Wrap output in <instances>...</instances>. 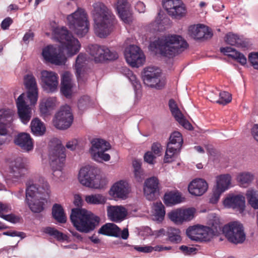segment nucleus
Instances as JSON below:
<instances>
[{
  "instance_id": "obj_62",
  "label": "nucleus",
  "mask_w": 258,
  "mask_h": 258,
  "mask_svg": "<svg viewBox=\"0 0 258 258\" xmlns=\"http://www.w3.org/2000/svg\"><path fill=\"white\" fill-rule=\"evenodd\" d=\"M134 177L138 182H142L144 178V174L142 169L134 170Z\"/></svg>"
},
{
  "instance_id": "obj_6",
  "label": "nucleus",
  "mask_w": 258,
  "mask_h": 258,
  "mask_svg": "<svg viewBox=\"0 0 258 258\" xmlns=\"http://www.w3.org/2000/svg\"><path fill=\"white\" fill-rule=\"evenodd\" d=\"M50 165L52 175L56 180L63 181L65 177L62 168L66 159L65 149L61 146H57L50 153Z\"/></svg>"
},
{
  "instance_id": "obj_59",
  "label": "nucleus",
  "mask_w": 258,
  "mask_h": 258,
  "mask_svg": "<svg viewBox=\"0 0 258 258\" xmlns=\"http://www.w3.org/2000/svg\"><path fill=\"white\" fill-rule=\"evenodd\" d=\"M13 21L10 17H7L1 23V28L3 30H7L13 23Z\"/></svg>"
},
{
  "instance_id": "obj_12",
  "label": "nucleus",
  "mask_w": 258,
  "mask_h": 258,
  "mask_svg": "<svg viewBox=\"0 0 258 258\" xmlns=\"http://www.w3.org/2000/svg\"><path fill=\"white\" fill-rule=\"evenodd\" d=\"M88 51L96 62H102L105 60H113L118 58V54L116 52L111 51L104 46L90 45L88 46Z\"/></svg>"
},
{
  "instance_id": "obj_28",
  "label": "nucleus",
  "mask_w": 258,
  "mask_h": 258,
  "mask_svg": "<svg viewBox=\"0 0 258 258\" xmlns=\"http://www.w3.org/2000/svg\"><path fill=\"white\" fill-rule=\"evenodd\" d=\"M14 143L26 152L32 151L34 148L33 139L30 135L26 133L18 134L15 137Z\"/></svg>"
},
{
  "instance_id": "obj_19",
  "label": "nucleus",
  "mask_w": 258,
  "mask_h": 258,
  "mask_svg": "<svg viewBox=\"0 0 258 258\" xmlns=\"http://www.w3.org/2000/svg\"><path fill=\"white\" fill-rule=\"evenodd\" d=\"M14 111L10 109H0V135L7 134V126L13 120ZM6 141V139L0 138V146Z\"/></svg>"
},
{
  "instance_id": "obj_42",
  "label": "nucleus",
  "mask_w": 258,
  "mask_h": 258,
  "mask_svg": "<svg viewBox=\"0 0 258 258\" xmlns=\"http://www.w3.org/2000/svg\"><path fill=\"white\" fill-rule=\"evenodd\" d=\"M11 207L8 204L0 202V217L6 221L15 223L17 221V217L13 214L4 215L3 212L8 213L11 211Z\"/></svg>"
},
{
  "instance_id": "obj_13",
  "label": "nucleus",
  "mask_w": 258,
  "mask_h": 258,
  "mask_svg": "<svg viewBox=\"0 0 258 258\" xmlns=\"http://www.w3.org/2000/svg\"><path fill=\"white\" fill-rule=\"evenodd\" d=\"M144 84L147 86L161 89L164 82L161 80V71L154 67H148L144 69L142 76Z\"/></svg>"
},
{
  "instance_id": "obj_56",
  "label": "nucleus",
  "mask_w": 258,
  "mask_h": 258,
  "mask_svg": "<svg viewBox=\"0 0 258 258\" xmlns=\"http://www.w3.org/2000/svg\"><path fill=\"white\" fill-rule=\"evenodd\" d=\"M151 150L152 152H153L155 155L159 156L161 155L162 148L160 143H153L152 146Z\"/></svg>"
},
{
  "instance_id": "obj_50",
  "label": "nucleus",
  "mask_w": 258,
  "mask_h": 258,
  "mask_svg": "<svg viewBox=\"0 0 258 258\" xmlns=\"http://www.w3.org/2000/svg\"><path fill=\"white\" fill-rule=\"evenodd\" d=\"M44 232L53 236L58 240H63L66 239V236L64 234L54 228L50 227H46L44 229Z\"/></svg>"
},
{
  "instance_id": "obj_38",
  "label": "nucleus",
  "mask_w": 258,
  "mask_h": 258,
  "mask_svg": "<svg viewBox=\"0 0 258 258\" xmlns=\"http://www.w3.org/2000/svg\"><path fill=\"white\" fill-rule=\"evenodd\" d=\"M73 87L69 74L65 73L63 74L61 80V92L66 97L69 98L72 94Z\"/></svg>"
},
{
  "instance_id": "obj_17",
  "label": "nucleus",
  "mask_w": 258,
  "mask_h": 258,
  "mask_svg": "<svg viewBox=\"0 0 258 258\" xmlns=\"http://www.w3.org/2000/svg\"><path fill=\"white\" fill-rule=\"evenodd\" d=\"M25 95L21 94L16 100L19 117L22 122L26 124L30 121L32 116V108L27 104L25 100Z\"/></svg>"
},
{
  "instance_id": "obj_43",
  "label": "nucleus",
  "mask_w": 258,
  "mask_h": 258,
  "mask_svg": "<svg viewBox=\"0 0 258 258\" xmlns=\"http://www.w3.org/2000/svg\"><path fill=\"white\" fill-rule=\"evenodd\" d=\"M106 200V197L100 194L87 195L85 197V201L90 205H103Z\"/></svg>"
},
{
  "instance_id": "obj_11",
  "label": "nucleus",
  "mask_w": 258,
  "mask_h": 258,
  "mask_svg": "<svg viewBox=\"0 0 258 258\" xmlns=\"http://www.w3.org/2000/svg\"><path fill=\"white\" fill-rule=\"evenodd\" d=\"M183 143L181 134L178 132L172 133L167 145V149L164 158L165 163H169L173 160L177 152L180 150Z\"/></svg>"
},
{
  "instance_id": "obj_21",
  "label": "nucleus",
  "mask_w": 258,
  "mask_h": 258,
  "mask_svg": "<svg viewBox=\"0 0 258 258\" xmlns=\"http://www.w3.org/2000/svg\"><path fill=\"white\" fill-rule=\"evenodd\" d=\"M28 167L23 159L17 158L11 166V173L13 181H18L27 173Z\"/></svg>"
},
{
  "instance_id": "obj_32",
  "label": "nucleus",
  "mask_w": 258,
  "mask_h": 258,
  "mask_svg": "<svg viewBox=\"0 0 258 258\" xmlns=\"http://www.w3.org/2000/svg\"><path fill=\"white\" fill-rule=\"evenodd\" d=\"M207 182L201 178L193 180L188 185V191L192 195L201 196L207 190Z\"/></svg>"
},
{
  "instance_id": "obj_2",
  "label": "nucleus",
  "mask_w": 258,
  "mask_h": 258,
  "mask_svg": "<svg viewBox=\"0 0 258 258\" xmlns=\"http://www.w3.org/2000/svg\"><path fill=\"white\" fill-rule=\"evenodd\" d=\"M93 8L92 14L94 22V32L98 37L105 38L113 31L114 16L102 3H94Z\"/></svg>"
},
{
  "instance_id": "obj_18",
  "label": "nucleus",
  "mask_w": 258,
  "mask_h": 258,
  "mask_svg": "<svg viewBox=\"0 0 258 258\" xmlns=\"http://www.w3.org/2000/svg\"><path fill=\"white\" fill-rule=\"evenodd\" d=\"M159 181L156 177L147 179L144 185V194L149 201H153L159 194Z\"/></svg>"
},
{
  "instance_id": "obj_45",
  "label": "nucleus",
  "mask_w": 258,
  "mask_h": 258,
  "mask_svg": "<svg viewBox=\"0 0 258 258\" xmlns=\"http://www.w3.org/2000/svg\"><path fill=\"white\" fill-rule=\"evenodd\" d=\"M213 93H211L209 95V98L212 102H215L219 104L225 105L229 103L232 99L231 95L228 92L223 91L219 93V99L216 100L213 97Z\"/></svg>"
},
{
  "instance_id": "obj_26",
  "label": "nucleus",
  "mask_w": 258,
  "mask_h": 258,
  "mask_svg": "<svg viewBox=\"0 0 258 258\" xmlns=\"http://www.w3.org/2000/svg\"><path fill=\"white\" fill-rule=\"evenodd\" d=\"M107 214L111 221L120 222L125 218L127 211L122 206H109L107 208Z\"/></svg>"
},
{
  "instance_id": "obj_24",
  "label": "nucleus",
  "mask_w": 258,
  "mask_h": 258,
  "mask_svg": "<svg viewBox=\"0 0 258 258\" xmlns=\"http://www.w3.org/2000/svg\"><path fill=\"white\" fill-rule=\"evenodd\" d=\"M87 56L83 53H80L77 57L75 64L76 75L79 83H83L86 80Z\"/></svg>"
},
{
  "instance_id": "obj_41",
  "label": "nucleus",
  "mask_w": 258,
  "mask_h": 258,
  "mask_svg": "<svg viewBox=\"0 0 258 258\" xmlns=\"http://www.w3.org/2000/svg\"><path fill=\"white\" fill-rule=\"evenodd\" d=\"M52 216L58 222L64 223L67 221L66 216L61 205L55 204L52 209Z\"/></svg>"
},
{
  "instance_id": "obj_29",
  "label": "nucleus",
  "mask_w": 258,
  "mask_h": 258,
  "mask_svg": "<svg viewBox=\"0 0 258 258\" xmlns=\"http://www.w3.org/2000/svg\"><path fill=\"white\" fill-rule=\"evenodd\" d=\"M129 191L127 182L120 180L112 186L109 190V195L114 198L124 199L127 197Z\"/></svg>"
},
{
  "instance_id": "obj_34",
  "label": "nucleus",
  "mask_w": 258,
  "mask_h": 258,
  "mask_svg": "<svg viewBox=\"0 0 258 258\" xmlns=\"http://www.w3.org/2000/svg\"><path fill=\"white\" fill-rule=\"evenodd\" d=\"M45 181H43V182ZM43 183H42L43 184ZM26 199L40 198V197H44V190L42 189L43 184L38 187L35 184L31 181H28L26 183Z\"/></svg>"
},
{
  "instance_id": "obj_4",
  "label": "nucleus",
  "mask_w": 258,
  "mask_h": 258,
  "mask_svg": "<svg viewBox=\"0 0 258 258\" xmlns=\"http://www.w3.org/2000/svg\"><path fill=\"white\" fill-rule=\"evenodd\" d=\"M70 219L77 230L85 233L94 230L99 225L100 218L82 208H74L72 210Z\"/></svg>"
},
{
  "instance_id": "obj_35",
  "label": "nucleus",
  "mask_w": 258,
  "mask_h": 258,
  "mask_svg": "<svg viewBox=\"0 0 258 258\" xmlns=\"http://www.w3.org/2000/svg\"><path fill=\"white\" fill-rule=\"evenodd\" d=\"M220 51L225 55H227L236 60L241 65H244L246 63L247 59L244 54L231 47H221L220 48Z\"/></svg>"
},
{
  "instance_id": "obj_52",
  "label": "nucleus",
  "mask_w": 258,
  "mask_h": 258,
  "mask_svg": "<svg viewBox=\"0 0 258 258\" xmlns=\"http://www.w3.org/2000/svg\"><path fill=\"white\" fill-rule=\"evenodd\" d=\"M183 222L189 221L192 220L196 213V209L194 208H180Z\"/></svg>"
},
{
  "instance_id": "obj_14",
  "label": "nucleus",
  "mask_w": 258,
  "mask_h": 258,
  "mask_svg": "<svg viewBox=\"0 0 258 258\" xmlns=\"http://www.w3.org/2000/svg\"><path fill=\"white\" fill-rule=\"evenodd\" d=\"M42 189L44 190V197L33 199V201L29 198L25 200L30 209L34 213L41 212L44 209V205L47 203L48 199L50 197L51 190L50 185L47 181L43 182Z\"/></svg>"
},
{
  "instance_id": "obj_15",
  "label": "nucleus",
  "mask_w": 258,
  "mask_h": 258,
  "mask_svg": "<svg viewBox=\"0 0 258 258\" xmlns=\"http://www.w3.org/2000/svg\"><path fill=\"white\" fill-rule=\"evenodd\" d=\"M163 8L168 14L177 19L185 16L186 9L181 0H162Z\"/></svg>"
},
{
  "instance_id": "obj_55",
  "label": "nucleus",
  "mask_w": 258,
  "mask_h": 258,
  "mask_svg": "<svg viewBox=\"0 0 258 258\" xmlns=\"http://www.w3.org/2000/svg\"><path fill=\"white\" fill-rule=\"evenodd\" d=\"M248 59L252 66L255 69L258 70V52L250 53Z\"/></svg>"
},
{
  "instance_id": "obj_7",
  "label": "nucleus",
  "mask_w": 258,
  "mask_h": 258,
  "mask_svg": "<svg viewBox=\"0 0 258 258\" xmlns=\"http://www.w3.org/2000/svg\"><path fill=\"white\" fill-rule=\"evenodd\" d=\"M96 170L95 168L90 166L82 167L80 170L78 179L84 186L93 188H101L103 187L99 177L96 176Z\"/></svg>"
},
{
  "instance_id": "obj_47",
  "label": "nucleus",
  "mask_w": 258,
  "mask_h": 258,
  "mask_svg": "<svg viewBox=\"0 0 258 258\" xmlns=\"http://www.w3.org/2000/svg\"><path fill=\"white\" fill-rule=\"evenodd\" d=\"M211 226L207 227L208 230H207L208 234L209 240L214 236L218 235L222 231L221 226L218 220H215L214 222L210 223Z\"/></svg>"
},
{
  "instance_id": "obj_31",
  "label": "nucleus",
  "mask_w": 258,
  "mask_h": 258,
  "mask_svg": "<svg viewBox=\"0 0 258 258\" xmlns=\"http://www.w3.org/2000/svg\"><path fill=\"white\" fill-rule=\"evenodd\" d=\"M223 204L227 208L237 209L241 213L245 207V197L241 195H229L223 201Z\"/></svg>"
},
{
  "instance_id": "obj_9",
  "label": "nucleus",
  "mask_w": 258,
  "mask_h": 258,
  "mask_svg": "<svg viewBox=\"0 0 258 258\" xmlns=\"http://www.w3.org/2000/svg\"><path fill=\"white\" fill-rule=\"evenodd\" d=\"M91 147L90 150L93 159L97 162L108 161L110 156L105 152L110 149V144L101 139H94L91 141Z\"/></svg>"
},
{
  "instance_id": "obj_37",
  "label": "nucleus",
  "mask_w": 258,
  "mask_h": 258,
  "mask_svg": "<svg viewBox=\"0 0 258 258\" xmlns=\"http://www.w3.org/2000/svg\"><path fill=\"white\" fill-rule=\"evenodd\" d=\"M183 199L180 192L177 190L166 193L164 197V203L167 206H172L180 204L183 201Z\"/></svg>"
},
{
  "instance_id": "obj_33",
  "label": "nucleus",
  "mask_w": 258,
  "mask_h": 258,
  "mask_svg": "<svg viewBox=\"0 0 258 258\" xmlns=\"http://www.w3.org/2000/svg\"><path fill=\"white\" fill-rule=\"evenodd\" d=\"M116 8L120 18L124 23H129L132 21V12L126 0H117Z\"/></svg>"
},
{
  "instance_id": "obj_57",
  "label": "nucleus",
  "mask_w": 258,
  "mask_h": 258,
  "mask_svg": "<svg viewBox=\"0 0 258 258\" xmlns=\"http://www.w3.org/2000/svg\"><path fill=\"white\" fill-rule=\"evenodd\" d=\"M223 192L219 190V189L215 188L213 191L212 196L210 199V202L212 204H216L219 201L221 195Z\"/></svg>"
},
{
  "instance_id": "obj_3",
  "label": "nucleus",
  "mask_w": 258,
  "mask_h": 258,
  "mask_svg": "<svg viewBox=\"0 0 258 258\" xmlns=\"http://www.w3.org/2000/svg\"><path fill=\"white\" fill-rule=\"evenodd\" d=\"M187 46V43L181 36L172 34L162 36L152 42L149 48L152 51H158L161 55L171 57L181 52Z\"/></svg>"
},
{
  "instance_id": "obj_61",
  "label": "nucleus",
  "mask_w": 258,
  "mask_h": 258,
  "mask_svg": "<svg viewBox=\"0 0 258 258\" xmlns=\"http://www.w3.org/2000/svg\"><path fill=\"white\" fill-rule=\"evenodd\" d=\"M144 160L145 162L149 164H153L154 159L156 156L154 155L152 152L148 151L144 155Z\"/></svg>"
},
{
  "instance_id": "obj_1",
  "label": "nucleus",
  "mask_w": 258,
  "mask_h": 258,
  "mask_svg": "<svg viewBox=\"0 0 258 258\" xmlns=\"http://www.w3.org/2000/svg\"><path fill=\"white\" fill-rule=\"evenodd\" d=\"M52 35L54 39L60 43L59 48L48 45L42 49V55L47 62L57 66L64 64L67 57L62 51H66L67 55L72 57L79 51L81 44L64 27L54 28Z\"/></svg>"
},
{
  "instance_id": "obj_64",
  "label": "nucleus",
  "mask_w": 258,
  "mask_h": 258,
  "mask_svg": "<svg viewBox=\"0 0 258 258\" xmlns=\"http://www.w3.org/2000/svg\"><path fill=\"white\" fill-rule=\"evenodd\" d=\"M78 143L77 140L74 139L68 142L66 146L68 149H70L71 151H74L76 149L78 145Z\"/></svg>"
},
{
  "instance_id": "obj_54",
  "label": "nucleus",
  "mask_w": 258,
  "mask_h": 258,
  "mask_svg": "<svg viewBox=\"0 0 258 258\" xmlns=\"http://www.w3.org/2000/svg\"><path fill=\"white\" fill-rule=\"evenodd\" d=\"M90 97L88 96H82L78 101V108L80 110H83L86 108L90 105Z\"/></svg>"
},
{
  "instance_id": "obj_10",
  "label": "nucleus",
  "mask_w": 258,
  "mask_h": 258,
  "mask_svg": "<svg viewBox=\"0 0 258 258\" xmlns=\"http://www.w3.org/2000/svg\"><path fill=\"white\" fill-rule=\"evenodd\" d=\"M73 119L71 107L68 105H64L61 107L55 114L53 119V123L57 129L66 130L71 125Z\"/></svg>"
},
{
  "instance_id": "obj_58",
  "label": "nucleus",
  "mask_w": 258,
  "mask_h": 258,
  "mask_svg": "<svg viewBox=\"0 0 258 258\" xmlns=\"http://www.w3.org/2000/svg\"><path fill=\"white\" fill-rule=\"evenodd\" d=\"M134 248L137 251L143 253H150L153 251L152 246L149 245L143 246L136 245Z\"/></svg>"
},
{
  "instance_id": "obj_48",
  "label": "nucleus",
  "mask_w": 258,
  "mask_h": 258,
  "mask_svg": "<svg viewBox=\"0 0 258 258\" xmlns=\"http://www.w3.org/2000/svg\"><path fill=\"white\" fill-rule=\"evenodd\" d=\"M248 203L255 209H258V193L254 189H248L246 194Z\"/></svg>"
},
{
  "instance_id": "obj_44",
  "label": "nucleus",
  "mask_w": 258,
  "mask_h": 258,
  "mask_svg": "<svg viewBox=\"0 0 258 258\" xmlns=\"http://www.w3.org/2000/svg\"><path fill=\"white\" fill-rule=\"evenodd\" d=\"M153 208L154 210L155 219L158 222H161L163 220L165 215V210L164 205L161 202H156L154 204Z\"/></svg>"
},
{
  "instance_id": "obj_22",
  "label": "nucleus",
  "mask_w": 258,
  "mask_h": 258,
  "mask_svg": "<svg viewBox=\"0 0 258 258\" xmlns=\"http://www.w3.org/2000/svg\"><path fill=\"white\" fill-rule=\"evenodd\" d=\"M207 226L195 225L189 227L186 231L187 236L192 240L196 241H209Z\"/></svg>"
},
{
  "instance_id": "obj_63",
  "label": "nucleus",
  "mask_w": 258,
  "mask_h": 258,
  "mask_svg": "<svg viewBox=\"0 0 258 258\" xmlns=\"http://www.w3.org/2000/svg\"><path fill=\"white\" fill-rule=\"evenodd\" d=\"M40 113L43 116H45L47 115L50 113V111L51 110L49 108H48L45 104H44L42 102L40 104Z\"/></svg>"
},
{
  "instance_id": "obj_46",
  "label": "nucleus",
  "mask_w": 258,
  "mask_h": 258,
  "mask_svg": "<svg viewBox=\"0 0 258 258\" xmlns=\"http://www.w3.org/2000/svg\"><path fill=\"white\" fill-rule=\"evenodd\" d=\"M167 235L169 240L174 243H179L181 241V231L179 229L170 227L167 230Z\"/></svg>"
},
{
  "instance_id": "obj_39",
  "label": "nucleus",
  "mask_w": 258,
  "mask_h": 258,
  "mask_svg": "<svg viewBox=\"0 0 258 258\" xmlns=\"http://www.w3.org/2000/svg\"><path fill=\"white\" fill-rule=\"evenodd\" d=\"M30 127L32 133L36 136H42L46 131L44 123L37 118H35L31 121Z\"/></svg>"
},
{
  "instance_id": "obj_16",
  "label": "nucleus",
  "mask_w": 258,
  "mask_h": 258,
  "mask_svg": "<svg viewBox=\"0 0 258 258\" xmlns=\"http://www.w3.org/2000/svg\"><path fill=\"white\" fill-rule=\"evenodd\" d=\"M124 56L127 62L132 67L138 68L145 61V56L140 48L134 45L126 48Z\"/></svg>"
},
{
  "instance_id": "obj_23",
  "label": "nucleus",
  "mask_w": 258,
  "mask_h": 258,
  "mask_svg": "<svg viewBox=\"0 0 258 258\" xmlns=\"http://www.w3.org/2000/svg\"><path fill=\"white\" fill-rule=\"evenodd\" d=\"M24 85L27 89V98L31 105H35L38 99V90L35 78L32 75H27L24 77Z\"/></svg>"
},
{
  "instance_id": "obj_40",
  "label": "nucleus",
  "mask_w": 258,
  "mask_h": 258,
  "mask_svg": "<svg viewBox=\"0 0 258 258\" xmlns=\"http://www.w3.org/2000/svg\"><path fill=\"white\" fill-rule=\"evenodd\" d=\"M231 183V176L228 174L221 175L217 177L216 188L224 192L227 190Z\"/></svg>"
},
{
  "instance_id": "obj_36",
  "label": "nucleus",
  "mask_w": 258,
  "mask_h": 258,
  "mask_svg": "<svg viewBox=\"0 0 258 258\" xmlns=\"http://www.w3.org/2000/svg\"><path fill=\"white\" fill-rule=\"evenodd\" d=\"M225 41L227 44L237 47L245 48L248 45L245 39L232 33H229L226 35Z\"/></svg>"
},
{
  "instance_id": "obj_49",
  "label": "nucleus",
  "mask_w": 258,
  "mask_h": 258,
  "mask_svg": "<svg viewBox=\"0 0 258 258\" xmlns=\"http://www.w3.org/2000/svg\"><path fill=\"white\" fill-rule=\"evenodd\" d=\"M168 216L175 224H181L183 222L180 208L171 211L168 214Z\"/></svg>"
},
{
  "instance_id": "obj_51",
  "label": "nucleus",
  "mask_w": 258,
  "mask_h": 258,
  "mask_svg": "<svg viewBox=\"0 0 258 258\" xmlns=\"http://www.w3.org/2000/svg\"><path fill=\"white\" fill-rule=\"evenodd\" d=\"M253 179V174L250 172L241 173L237 177L238 181L243 185L249 184Z\"/></svg>"
},
{
  "instance_id": "obj_27",
  "label": "nucleus",
  "mask_w": 258,
  "mask_h": 258,
  "mask_svg": "<svg viewBox=\"0 0 258 258\" xmlns=\"http://www.w3.org/2000/svg\"><path fill=\"white\" fill-rule=\"evenodd\" d=\"M168 105L172 115L174 116L176 120L183 127L188 130H191L192 126L191 124L187 121L181 113L175 101L171 99L168 102Z\"/></svg>"
},
{
  "instance_id": "obj_53",
  "label": "nucleus",
  "mask_w": 258,
  "mask_h": 258,
  "mask_svg": "<svg viewBox=\"0 0 258 258\" xmlns=\"http://www.w3.org/2000/svg\"><path fill=\"white\" fill-rule=\"evenodd\" d=\"M126 75L130 81L132 83L135 89H138L140 87L139 81L137 80L136 76L133 74V72L130 70H126Z\"/></svg>"
},
{
  "instance_id": "obj_5",
  "label": "nucleus",
  "mask_w": 258,
  "mask_h": 258,
  "mask_svg": "<svg viewBox=\"0 0 258 258\" xmlns=\"http://www.w3.org/2000/svg\"><path fill=\"white\" fill-rule=\"evenodd\" d=\"M68 24L70 29L79 37L84 36L89 31L90 23L87 14L82 8L67 17Z\"/></svg>"
},
{
  "instance_id": "obj_8",
  "label": "nucleus",
  "mask_w": 258,
  "mask_h": 258,
  "mask_svg": "<svg viewBox=\"0 0 258 258\" xmlns=\"http://www.w3.org/2000/svg\"><path fill=\"white\" fill-rule=\"evenodd\" d=\"M222 232L228 240L234 244L242 243L245 239L243 226L237 221L225 225L222 228Z\"/></svg>"
},
{
  "instance_id": "obj_25",
  "label": "nucleus",
  "mask_w": 258,
  "mask_h": 258,
  "mask_svg": "<svg viewBox=\"0 0 258 258\" xmlns=\"http://www.w3.org/2000/svg\"><path fill=\"white\" fill-rule=\"evenodd\" d=\"M41 81L44 90L47 92H54L58 85V77L57 75L51 71H43L41 72Z\"/></svg>"
},
{
  "instance_id": "obj_20",
  "label": "nucleus",
  "mask_w": 258,
  "mask_h": 258,
  "mask_svg": "<svg viewBox=\"0 0 258 258\" xmlns=\"http://www.w3.org/2000/svg\"><path fill=\"white\" fill-rule=\"evenodd\" d=\"M99 233L103 235L115 237H121L125 240L128 238L129 235L127 228H124L121 231L120 229L117 225L110 223L103 225L99 230Z\"/></svg>"
},
{
  "instance_id": "obj_30",
  "label": "nucleus",
  "mask_w": 258,
  "mask_h": 258,
  "mask_svg": "<svg viewBox=\"0 0 258 258\" xmlns=\"http://www.w3.org/2000/svg\"><path fill=\"white\" fill-rule=\"evenodd\" d=\"M188 31L190 35L195 39H208L213 35L208 27L201 24L190 26Z\"/></svg>"
},
{
  "instance_id": "obj_60",
  "label": "nucleus",
  "mask_w": 258,
  "mask_h": 258,
  "mask_svg": "<svg viewBox=\"0 0 258 258\" xmlns=\"http://www.w3.org/2000/svg\"><path fill=\"white\" fill-rule=\"evenodd\" d=\"M42 102L51 110L55 105L56 99L54 98H48L44 99Z\"/></svg>"
}]
</instances>
